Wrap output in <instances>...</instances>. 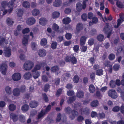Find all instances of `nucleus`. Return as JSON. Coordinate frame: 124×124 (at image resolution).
Returning a JSON list of instances; mask_svg holds the SVG:
<instances>
[{"instance_id":"obj_1","label":"nucleus","mask_w":124,"mask_h":124,"mask_svg":"<svg viewBox=\"0 0 124 124\" xmlns=\"http://www.w3.org/2000/svg\"><path fill=\"white\" fill-rule=\"evenodd\" d=\"M15 0H11V2H9V3L7 5L6 2L5 1H3L1 5L2 8L1 9L2 11L3 12V14L4 15L6 14L7 12L6 10H5V8H8V12L10 13L12 11L13 9V7L14 6V2L15 1Z\"/></svg>"},{"instance_id":"obj_2","label":"nucleus","mask_w":124,"mask_h":124,"mask_svg":"<svg viewBox=\"0 0 124 124\" xmlns=\"http://www.w3.org/2000/svg\"><path fill=\"white\" fill-rule=\"evenodd\" d=\"M34 66V63L32 61L28 60L26 61L23 66V69L26 70H31Z\"/></svg>"},{"instance_id":"obj_3","label":"nucleus","mask_w":124,"mask_h":124,"mask_svg":"<svg viewBox=\"0 0 124 124\" xmlns=\"http://www.w3.org/2000/svg\"><path fill=\"white\" fill-rule=\"evenodd\" d=\"M108 96L113 99H116L117 97V94L115 91L114 90H110L108 93Z\"/></svg>"},{"instance_id":"obj_4","label":"nucleus","mask_w":124,"mask_h":124,"mask_svg":"<svg viewBox=\"0 0 124 124\" xmlns=\"http://www.w3.org/2000/svg\"><path fill=\"white\" fill-rule=\"evenodd\" d=\"M88 0H84L83 2V5L79 3H77L76 4V8L77 10L80 11L82 9H84L86 7V2Z\"/></svg>"},{"instance_id":"obj_5","label":"nucleus","mask_w":124,"mask_h":124,"mask_svg":"<svg viewBox=\"0 0 124 124\" xmlns=\"http://www.w3.org/2000/svg\"><path fill=\"white\" fill-rule=\"evenodd\" d=\"M11 78L13 81H17L21 79V74L19 73H15L12 75Z\"/></svg>"},{"instance_id":"obj_6","label":"nucleus","mask_w":124,"mask_h":124,"mask_svg":"<svg viewBox=\"0 0 124 124\" xmlns=\"http://www.w3.org/2000/svg\"><path fill=\"white\" fill-rule=\"evenodd\" d=\"M91 116L92 117H94L97 116L98 119H102L105 117V115L104 113H102L97 115L96 112L94 111H93L91 114Z\"/></svg>"},{"instance_id":"obj_7","label":"nucleus","mask_w":124,"mask_h":124,"mask_svg":"<svg viewBox=\"0 0 124 124\" xmlns=\"http://www.w3.org/2000/svg\"><path fill=\"white\" fill-rule=\"evenodd\" d=\"M7 66L6 64H3L0 66V71L2 74L5 75L6 73Z\"/></svg>"},{"instance_id":"obj_8","label":"nucleus","mask_w":124,"mask_h":124,"mask_svg":"<svg viewBox=\"0 0 124 124\" xmlns=\"http://www.w3.org/2000/svg\"><path fill=\"white\" fill-rule=\"evenodd\" d=\"M13 94L14 96L17 97L19 96L20 94V91L18 88H15L13 89Z\"/></svg>"},{"instance_id":"obj_9","label":"nucleus","mask_w":124,"mask_h":124,"mask_svg":"<svg viewBox=\"0 0 124 124\" xmlns=\"http://www.w3.org/2000/svg\"><path fill=\"white\" fill-rule=\"evenodd\" d=\"M35 22V20L33 17L28 18L27 19L26 23L29 25H31Z\"/></svg>"},{"instance_id":"obj_10","label":"nucleus","mask_w":124,"mask_h":124,"mask_svg":"<svg viewBox=\"0 0 124 124\" xmlns=\"http://www.w3.org/2000/svg\"><path fill=\"white\" fill-rule=\"evenodd\" d=\"M39 55L41 57H43L45 56L46 54V51L44 49H40L38 51Z\"/></svg>"},{"instance_id":"obj_11","label":"nucleus","mask_w":124,"mask_h":124,"mask_svg":"<svg viewBox=\"0 0 124 124\" xmlns=\"http://www.w3.org/2000/svg\"><path fill=\"white\" fill-rule=\"evenodd\" d=\"M43 63H42L39 62L36 64L35 66L34 69H33L31 71L32 72L36 71L37 70H39L40 69L41 67L43 66Z\"/></svg>"},{"instance_id":"obj_12","label":"nucleus","mask_w":124,"mask_h":124,"mask_svg":"<svg viewBox=\"0 0 124 124\" xmlns=\"http://www.w3.org/2000/svg\"><path fill=\"white\" fill-rule=\"evenodd\" d=\"M11 51L10 48H7L5 50L4 54L7 57H9L11 55Z\"/></svg>"},{"instance_id":"obj_13","label":"nucleus","mask_w":124,"mask_h":124,"mask_svg":"<svg viewBox=\"0 0 124 124\" xmlns=\"http://www.w3.org/2000/svg\"><path fill=\"white\" fill-rule=\"evenodd\" d=\"M8 43L7 40L5 39L2 37H0V45L3 46Z\"/></svg>"},{"instance_id":"obj_14","label":"nucleus","mask_w":124,"mask_h":124,"mask_svg":"<svg viewBox=\"0 0 124 124\" xmlns=\"http://www.w3.org/2000/svg\"><path fill=\"white\" fill-rule=\"evenodd\" d=\"M47 21L46 18H41L39 20V23L42 25H45L47 23Z\"/></svg>"},{"instance_id":"obj_15","label":"nucleus","mask_w":124,"mask_h":124,"mask_svg":"<svg viewBox=\"0 0 124 124\" xmlns=\"http://www.w3.org/2000/svg\"><path fill=\"white\" fill-rule=\"evenodd\" d=\"M29 38V35L25 36L22 40L23 44L24 45L26 46L28 44V40Z\"/></svg>"},{"instance_id":"obj_16","label":"nucleus","mask_w":124,"mask_h":124,"mask_svg":"<svg viewBox=\"0 0 124 124\" xmlns=\"http://www.w3.org/2000/svg\"><path fill=\"white\" fill-rule=\"evenodd\" d=\"M5 90L7 94L8 95H10L12 93V89L11 87L7 86L5 87Z\"/></svg>"},{"instance_id":"obj_17","label":"nucleus","mask_w":124,"mask_h":124,"mask_svg":"<svg viewBox=\"0 0 124 124\" xmlns=\"http://www.w3.org/2000/svg\"><path fill=\"white\" fill-rule=\"evenodd\" d=\"M120 18L118 19L117 21V26H114V27L115 28H117L122 23V22L124 21V18L122 17L120 15Z\"/></svg>"},{"instance_id":"obj_18","label":"nucleus","mask_w":124,"mask_h":124,"mask_svg":"<svg viewBox=\"0 0 124 124\" xmlns=\"http://www.w3.org/2000/svg\"><path fill=\"white\" fill-rule=\"evenodd\" d=\"M105 66H107L108 69V71L109 72L111 73L112 70V65H110L108 62H107L104 64Z\"/></svg>"},{"instance_id":"obj_19","label":"nucleus","mask_w":124,"mask_h":124,"mask_svg":"<svg viewBox=\"0 0 124 124\" xmlns=\"http://www.w3.org/2000/svg\"><path fill=\"white\" fill-rule=\"evenodd\" d=\"M40 13L39 10L37 9H34L32 11V14L34 16H36L38 15Z\"/></svg>"},{"instance_id":"obj_20","label":"nucleus","mask_w":124,"mask_h":124,"mask_svg":"<svg viewBox=\"0 0 124 124\" xmlns=\"http://www.w3.org/2000/svg\"><path fill=\"white\" fill-rule=\"evenodd\" d=\"M24 78L26 79H29L31 77V74L30 72H27L25 73L24 75Z\"/></svg>"},{"instance_id":"obj_21","label":"nucleus","mask_w":124,"mask_h":124,"mask_svg":"<svg viewBox=\"0 0 124 124\" xmlns=\"http://www.w3.org/2000/svg\"><path fill=\"white\" fill-rule=\"evenodd\" d=\"M62 3L61 1L59 0H55L53 3V5L55 7H59L60 6Z\"/></svg>"},{"instance_id":"obj_22","label":"nucleus","mask_w":124,"mask_h":124,"mask_svg":"<svg viewBox=\"0 0 124 124\" xmlns=\"http://www.w3.org/2000/svg\"><path fill=\"white\" fill-rule=\"evenodd\" d=\"M38 105V103L36 101H31L30 103V106L32 108H35L37 107Z\"/></svg>"},{"instance_id":"obj_23","label":"nucleus","mask_w":124,"mask_h":124,"mask_svg":"<svg viewBox=\"0 0 124 124\" xmlns=\"http://www.w3.org/2000/svg\"><path fill=\"white\" fill-rule=\"evenodd\" d=\"M63 23L65 24L69 23L71 21V19L70 18L67 17L63 19L62 20Z\"/></svg>"},{"instance_id":"obj_24","label":"nucleus","mask_w":124,"mask_h":124,"mask_svg":"<svg viewBox=\"0 0 124 124\" xmlns=\"http://www.w3.org/2000/svg\"><path fill=\"white\" fill-rule=\"evenodd\" d=\"M98 22V19L97 17H94L92 18V22L90 21L89 23L90 25H91L93 23H97Z\"/></svg>"},{"instance_id":"obj_25","label":"nucleus","mask_w":124,"mask_h":124,"mask_svg":"<svg viewBox=\"0 0 124 124\" xmlns=\"http://www.w3.org/2000/svg\"><path fill=\"white\" fill-rule=\"evenodd\" d=\"M37 46L36 43L34 42H32L31 43V48L33 51H35L37 49L36 46Z\"/></svg>"},{"instance_id":"obj_26","label":"nucleus","mask_w":124,"mask_h":124,"mask_svg":"<svg viewBox=\"0 0 124 124\" xmlns=\"http://www.w3.org/2000/svg\"><path fill=\"white\" fill-rule=\"evenodd\" d=\"M52 32V30L51 28L48 27L46 31V33L48 36L51 35L52 36H54V35L51 34Z\"/></svg>"},{"instance_id":"obj_27","label":"nucleus","mask_w":124,"mask_h":124,"mask_svg":"<svg viewBox=\"0 0 124 124\" xmlns=\"http://www.w3.org/2000/svg\"><path fill=\"white\" fill-rule=\"evenodd\" d=\"M98 104V102L97 100L94 101L91 103V105L93 107H96L97 106Z\"/></svg>"},{"instance_id":"obj_28","label":"nucleus","mask_w":124,"mask_h":124,"mask_svg":"<svg viewBox=\"0 0 124 124\" xmlns=\"http://www.w3.org/2000/svg\"><path fill=\"white\" fill-rule=\"evenodd\" d=\"M60 15V13L58 12H54L52 14V17L54 18H55L58 17Z\"/></svg>"},{"instance_id":"obj_29","label":"nucleus","mask_w":124,"mask_h":124,"mask_svg":"<svg viewBox=\"0 0 124 124\" xmlns=\"http://www.w3.org/2000/svg\"><path fill=\"white\" fill-rule=\"evenodd\" d=\"M10 118L13 119L14 121H16L17 120V117L14 113H12L10 115Z\"/></svg>"},{"instance_id":"obj_30","label":"nucleus","mask_w":124,"mask_h":124,"mask_svg":"<svg viewBox=\"0 0 124 124\" xmlns=\"http://www.w3.org/2000/svg\"><path fill=\"white\" fill-rule=\"evenodd\" d=\"M32 72L33 76L35 79L38 78L40 76L39 73L38 71H35Z\"/></svg>"},{"instance_id":"obj_31","label":"nucleus","mask_w":124,"mask_h":124,"mask_svg":"<svg viewBox=\"0 0 124 124\" xmlns=\"http://www.w3.org/2000/svg\"><path fill=\"white\" fill-rule=\"evenodd\" d=\"M86 38L85 37H82L80 39V44L81 45H83L85 44Z\"/></svg>"},{"instance_id":"obj_32","label":"nucleus","mask_w":124,"mask_h":124,"mask_svg":"<svg viewBox=\"0 0 124 124\" xmlns=\"http://www.w3.org/2000/svg\"><path fill=\"white\" fill-rule=\"evenodd\" d=\"M89 90L91 93H93L95 90V88L94 86L92 85H90L89 87Z\"/></svg>"},{"instance_id":"obj_33","label":"nucleus","mask_w":124,"mask_h":124,"mask_svg":"<svg viewBox=\"0 0 124 124\" xmlns=\"http://www.w3.org/2000/svg\"><path fill=\"white\" fill-rule=\"evenodd\" d=\"M78 114V113L75 111H73L72 112V115L70 116V118L71 119H73L75 118Z\"/></svg>"},{"instance_id":"obj_34","label":"nucleus","mask_w":124,"mask_h":124,"mask_svg":"<svg viewBox=\"0 0 124 124\" xmlns=\"http://www.w3.org/2000/svg\"><path fill=\"white\" fill-rule=\"evenodd\" d=\"M6 23L7 24L9 25H12L14 22L11 19L8 18L7 19Z\"/></svg>"},{"instance_id":"obj_35","label":"nucleus","mask_w":124,"mask_h":124,"mask_svg":"<svg viewBox=\"0 0 124 124\" xmlns=\"http://www.w3.org/2000/svg\"><path fill=\"white\" fill-rule=\"evenodd\" d=\"M23 5L24 7L28 8H29L30 4V3L28 2L25 1L23 2Z\"/></svg>"},{"instance_id":"obj_36","label":"nucleus","mask_w":124,"mask_h":124,"mask_svg":"<svg viewBox=\"0 0 124 124\" xmlns=\"http://www.w3.org/2000/svg\"><path fill=\"white\" fill-rule=\"evenodd\" d=\"M47 42V41L46 39L44 38L41 40L40 44L41 45L44 46L46 45Z\"/></svg>"},{"instance_id":"obj_37","label":"nucleus","mask_w":124,"mask_h":124,"mask_svg":"<svg viewBox=\"0 0 124 124\" xmlns=\"http://www.w3.org/2000/svg\"><path fill=\"white\" fill-rule=\"evenodd\" d=\"M45 114L44 111L43 110H42L41 112L39 114L38 116V118L39 119L42 118Z\"/></svg>"},{"instance_id":"obj_38","label":"nucleus","mask_w":124,"mask_h":124,"mask_svg":"<svg viewBox=\"0 0 124 124\" xmlns=\"http://www.w3.org/2000/svg\"><path fill=\"white\" fill-rule=\"evenodd\" d=\"M77 95L78 98H82L84 96V93L82 91H79L77 92Z\"/></svg>"},{"instance_id":"obj_39","label":"nucleus","mask_w":124,"mask_h":124,"mask_svg":"<svg viewBox=\"0 0 124 124\" xmlns=\"http://www.w3.org/2000/svg\"><path fill=\"white\" fill-rule=\"evenodd\" d=\"M83 25L82 24L79 23L76 26L77 30L78 31H80L83 29Z\"/></svg>"},{"instance_id":"obj_40","label":"nucleus","mask_w":124,"mask_h":124,"mask_svg":"<svg viewBox=\"0 0 124 124\" xmlns=\"http://www.w3.org/2000/svg\"><path fill=\"white\" fill-rule=\"evenodd\" d=\"M29 109V106L27 105H25L23 106L22 108V109L23 111H27Z\"/></svg>"},{"instance_id":"obj_41","label":"nucleus","mask_w":124,"mask_h":124,"mask_svg":"<svg viewBox=\"0 0 124 124\" xmlns=\"http://www.w3.org/2000/svg\"><path fill=\"white\" fill-rule=\"evenodd\" d=\"M104 38V36L101 34L98 35L97 37L98 40L100 41H102L103 40Z\"/></svg>"},{"instance_id":"obj_42","label":"nucleus","mask_w":124,"mask_h":124,"mask_svg":"<svg viewBox=\"0 0 124 124\" xmlns=\"http://www.w3.org/2000/svg\"><path fill=\"white\" fill-rule=\"evenodd\" d=\"M9 108L10 111H13L16 109V106L14 104H11L9 105Z\"/></svg>"},{"instance_id":"obj_43","label":"nucleus","mask_w":124,"mask_h":124,"mask_svg":"<svg viewBox=\"0 0 124 124\" xmlns=\"http://www.w3.org/2000/svg\"><path fill=\"white\" fill-rule=\"evenodd\" d=\"M57 46V43L56 42H53L51 45V47L53 49H55Z\"/></svg>"},{"instance_id":"obj_44","label":"nucleus","mask_w":124,"mask_h":124,"mask_svg":"<svg viewBox=\"0 0 124 124\" xmlns=\"http://www.w3.org/2000/svg\"><path fill=\"white\" fill-rule=\"evenodd\" d=\"M53 29L56 31H58L59 28V26L56 24L54 23L53 25Z\"/></svg>"},{"instance_id":"obj_45","label":"nucleus","mask_w":124,"mask_h":124,"mask_svg":"<svg viewBox=\"0 0 124 124\" xmlns=\"http://www.w3.org/2000/svg\"><path fill=\"white\" fill-rule=\"evenodd\" d=\"M58 68L57 66H55L52 68L51 70L52 72H56L58 71Z\"/></svg>"},{"instance_id":"obj_46","label":"nucleus","mask_w":124,"mask_h":124,"mask_svg":"<svg viewBox=\"0 0 124 124\" xmlns=\"http://www.w3.org/2000/svg\"><path fill=\"white\" fill-rule=\"evenodd\" d=\"M79 78L77 76H74L73 78V81L75 83H78L79 81Z\"/></svg>"},{"instance_id":"obj_47","label":"nucleus","mask_w":124,"mask_h":124,"mask_svg":"<svg viewBox=\"0 0 124 124\" xmlns=\"http://www.w3.org/2000/svg\"><path fill=\"white\" fill-rule=\"evenodd\" d=\"M96 73L97 75L99 76H100L101 75H102L103 71L102 69H99L97 70Z\"/></svg>"},{"instance_id":"obj_48","label":"nucleus","mask_w":124,"mask_h":124,"mask_svg":"<svg viewBox=\"0 0 124 124\" xmlns=\"http://www.w3.org/2000/svg\"><path fill=\"white\" fill-rule=\"evenodd\" d=\"M109 30V29L108 28V24H107L104 28L103 32L105 33H107Z\"/></svg>"},{"instance_id":"obj_49","label":"nucleus","mask_w":124,"mask_h":124,"mask_svg":"<svg viewBox=\"0 0 124 124\" xmlns=\"http://www.w3.org/2000/svg\"><path fill=\"white\" fill-rule=\"evenodd\" d=\"M120 68V65L119 64H116L113 67V70L115 71L118 70Z\"/></svg>"},{"instance_id":"obj_50","label":"nucleus","mask_w":124,"mask_h":124,"mask_svg":"<svg viewBox=\"0 0 124 124\" xmlns=\"http://www.w3.org/2000/svg\"><path fill=\"white\" fill-rule=\"evenodd\" d=\"M116 4L117 6L119 8H123L124 5L119 1H117Z\"/></svg>"},{"instance_id":"obj_51","label":"nucleus","mask_w":124,"mask_h":124,"mask_svg":"<svg viewBox=\"0 0 124 124\" xmlns=\"http://www.w3.org/2000/svg\"><path fill=\"white\" fill-rule=\"evenodd\" d=\"M71 62L73 64H76L77 62V60L75 57L73 56L71 57Z\"/></svg>"},{"instance_id":"obj_52","label":"nucleus","mask_w":124,"mask_h":124,"mask_svg":"<svg viewBox=\"0 0 124 124\" xmlns=\"http://www.w3.org/2000/svg\"><path fill=\"white\" fill-rule=\"evenodd\" d=\"M71 57L70 56H67L65 58V60L66 62H70L71 61Z\"/></svg>"},{"instance_id":"obj_53","label":"nucleus","mask_w":124,"mask_h":124,"mask_svg":"<svg viewBox=\"0 0 124 124\" xmlns=\"http://www.w3.org/2000/svg\"><path fill=\"white\" fill-rule=\"evenodd\" d=\"M115 57V55L113 54H110L109 56V59L110 60H112L114 59Z\"/></svg>"},{"instance_id":"obj_54","label":"nucleus","mask_w":124,"mask_h":124,"mask_svg":"<svg viewBox=\"0 0 124 124\" xmlns=\"http://www.w3.org/2000/svg\"><path fill=\"white\" fill-rule=\"evenodd\" d=\"M30 31L29 29L28 28H26L23 30L22 32L23 34L27 33Z\"/></svg>"},{"instance_id":"obj_55","label":"nucleus","mask_w":124,"mask_h":124,"mask_svg":"<svg viewBox=\"0 0 124 124\" xmlns=\"http://www.w3.org/2000/svg\"><path fill=\"white\" fill-rule=\"evenodd\" d=\"M73 49L75 52H77L79 49V46L78 45H75L73 47Z\"/></svg>"},{"instance_id":"obj_56","label":"nucleus","mask_w":124,"mask_h":124,"mask_svg":"<svg viewBox=\"0 0 124 124\" xmlns=\"http://www.w3.org/2000/svg\"><path fill=\"white\" fill-rule=\"evenodd\" d=\"M116 84L115 82L114 81H111L110 82V85L111 87L112 88H114L115 85Z\"/></svg>"},{"instance_id":"obj_57","label":"nucleus","mask_w":124,"mask_h":124,"mask_svg":"<svg viewBox=\"0 0 124 124\" xmlns=\"http://www.w3.org/2000/svg\"><path fill=\"white\" fill-rule=\"evenodd\" d=\"M119 110V108L117 106L114 107L113 109V111L114 112H117Z\"/></svg>"},{"instance_id":"obj_58","label":"nucleus","mask_w":124,"mask_h":124,"mask_svg":"<svg viewBox=\"0 0 124 124\" xmlns=\"http://www.w3.org/2000/svg\"><path fill=\"white\" fill-rule=\"evenodd\" d=\"M19 119L22 122H24V121L25 117L23 115H21L19 116Z\"/></svg>"},{"instance_id":"obj_59","label":"nucleus","mask_w":124,"mask_h":124,"mask_svg":"<svg viewBox=\"0 0 124 124\" xmlns=\"http://www.w3.org/2000/svg\"><path fill=\"white\" fill-rule=\"evenodd\" d=\"M43 97L44 100L46 102H47L48 101V99L45 93H44L43 95Z\"/></svg>"},{"instance_id":"obj_60","label":"nucleus","mask_w":124,"mask_h":124,"mask_svg":"<svg viewBox=\"0 0 124 124\" xmlns=\"http://www.w3.org/2000/svg\"><path fill=\"white\" fill-rule=\"evenodd\" d=\"M94 40L93 39H91L89 40L88 41V44L90 45H93L94 43Z\"/></svg>"},{"instance_id":"obj_61","label":"nucleus","mask_w":124,"mask_h":124,"mask_svg":"<svg viewBox=\"0 0 124 124\" xmlns=\"http://www.w3.org/2000/svg\"><path fill=\"white\" fill-rule=\"evenodd\" d=\"M71 35L70 33H67L65 35V37L67 39H71Z\"/></svg>"},{"instance_id":"obj_62","label":"nucleus","mask_w":124,"mask_h":124,"mask_svg":"<svg viewBox=\"0 0 124 124\" xmlns=\"http://www.w3.org/2000/svg\"><path fill=\"white\" fill-rule=\"evenodd\" d=\"M23 11L21 9H19L18 10V12L17 13L18 16H21L23 14Z\"/></svg>"},{"instance_id":"obj_63","label":"nucleus","mask_w":124,"mask_h":124,"mask_svg":"<svg viewBox=\"0 0 124 124\" xmlns=\"http://www.w3.org/2000/svg\"><path fill=\"white\" fill-rule=\"evenodd\" d=\"M71 11V9L69 8H67L65 10V13L66 14H69L70 13Z\"/></svg>"},{"instance_id":"obj_64","label":"nucleus","mask_w":124,"mask_h":124,"mask_svg":"<svg viewBox=\"0 0 124 124\" xmlns=\"http://www.w3.org/2000/svg\"><path fill=\"white\" fill-rule=\"evenodd\" d=\"M82 20L84 21L86 20L87 18V16L85 14H83L82 16Z\"/></svg>"}]
</instances>
